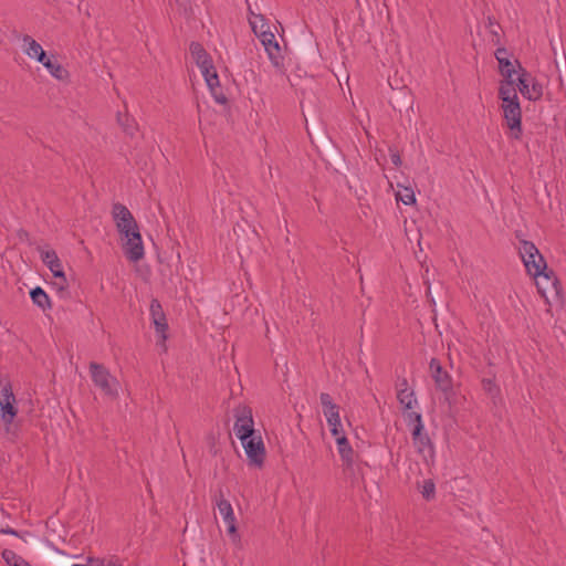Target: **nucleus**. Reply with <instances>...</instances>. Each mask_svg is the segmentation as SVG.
<instances>
[{"label": "nucleus", "instance_id": "38", "mask_svg": "<svg viewBox=\"0 0 566 566\" xmlns=\"http://www.w3.org/2000/svg\"><path fill=\"white\" fill-rule=\"evenodd\" d=\"M214 101L218 104L227 105L228 104V97L222 92V88L220 86V82L217 85H212V87H209Z\"/></svg>", "mask_w": 566, "mask_h": 566}, {"label": "nucleus", "instance_id": "3", "mask_svg": "<svg viewBox=\"0 0 566 566\" xmlns=\"http://www.w3.org/2000/svg\"><path fill=\"white\" fill-rule=\"evenodd\" d=\"M318 143L317 149L326 167L338 174L346 171L348 168L346 157L332 138L322 136L318 138Z\"/></svg>", "mask_w": 566, "mask_h": 566}, {"label": "nucleus", "instance_id": "51", "mask_svg": "<svg viewBox=\"0 0 566 566\" xmlns=\"http://www.w3.org/2000/svg\"><path fill=\"white\" fill-rule=\"evenodd\" d=\"M354 463L355 462H352V461L346 462V467L344 468V471L346 472L347 470H352ZM356 463L358 464L359 462H356Z\"/></svg>", "mask_w": 566, "mask_h": 566}, {"label": "nucleus", "instance_id": "26", "mask_svg": "<svg viewBox=\"0 0 566 566\" xmlns=\"http://www.w3.org/2000/svg\"><path fill=\"white\" fill-rule=\"evenodd\" d=\"M397 399L402 406L403 411L411 410L413 405L417 403L413 390L398 389Z\"/></svg>", "mask_w": 566, "mask_h": 566}, {"label": "nucleus", "instance_id": "27", "mask_svg": "<svg viewBox=\"0 0 566 566\" xmlns=\"http://www.w3.org/2000/svg\"><path fill=\"white\" fill-rule=\"evenodd\" d=\"M499 72L504 80H513V75L516 73L514 63L509 57H499Z\"/></svg>", "mask_w": 566, "mask_h": 566}, {"label": "nucleus", "instance_id": "12", "mask_svg": "<svg viewBox=\"0 0 566 566\" xmlns=\"http://www.w3.org/2000/svg\"><path fill=\"white\" fill-rule=\"evenodd\" d=\"M319 401L328 426L335 427L336 424H339V406L333 401L332 396L327 392H322L319 395Z\"/></svg>", "mask_w": 566, "mask_h": 566}, {"label": "nucleus", "instance_id": "25", "mask_svg": "<svg viewBox=\"0 0 566 566\" xmlns=\"http://www.w3.org/2000/svg\"><path fill=\"white\" fill-rule=\"evenodd\" d=\"M117 231L122 237H127L128 233L139 231V228L137 226V222L133 214H129L127 218L122 219L117 222H115Z\"/></svg>", "mask_w": 566, "mask_h": 566}, {"label": "nucleus", "instance_id": "2", "mask_svg": "<svg viewBox=\"0 0 566 566\" xmlns=\"http://www.w3.org/2000/svg\"><path fill=\"white\" fill-rule=\"evenodd\" d=\"M520 255L530 275L543 277L557 295L562 293V283L555 271L547 266L544 256L532 241L521 240Z\"/></svg>", "mask_w": 566, "mask_h": 566}, {"label": "nucleus", "instance_id": "56", "mask_svg": "<svg viewBox=\"0 0 566 566\" xmlns=\"http://www.w3.org/2000/svg\"><path fill=\"white\" fill-rule=\"evenodd\" d=\"M72 566H87V565H80V564H74Z\"/></svg>", "mask_w": 566, "mask_h": 566}, {"label": "nucleus", "instance_id": "29", "mask_svg": "<svg viewBox=\"0 0 566 566\" xmlns=\"http://www.w3.org/2000/svg\"><path fill=\"white\" fill-rule=\"evenodd\" d=\"M2 557L10 566H31L21 556L17 555L13 551L10 549H4L2 552Z\"/></svg>", "mask_w": 566, "mask_h": 566}, {"label": "nucleus", "instance_id": "39", "mask_svg": "<svg viewBox=\"0 0 566 566\" xmlns=\"http://www.w3.org/2000/svg\"><path fill=\"white\" fill-rule=\"evenodd\" d=\"M551 45H552V50L554 52V55H555V59H554V63H555V66L556 69L559 71V70H565L566 69V54L564 51H560L558 54L556 52V49H555V45L553 43V41H551Z\"/></svg>", "mask_w": 566, "mask_h": 566}, {"label": "nucleus", "instance_id": "37", "mask_svg": "<svg viewBox=\"0 0 566 566\" xmlns=\"http://www.w3.org/2000/svg\"><path fill=\"white\" fill-rule=\"evenodd\" d=\"M175 3L178 12L185 15L186 18H190L193 14L190 0H175Z\"/></svg>", "mask_w": 566, "mask_h": 566}, {"label": "nucleus", "instance_id": "44", "mask_svg": "<svg viewBox=\"0 0 566 566\" xmlns=\"http://www.w3.org/2000/svg\"><path fill=\"white\" fill-rule=\"evenodd\" d=\"M396 387H397V390L398 389H405L407 391L408 390V380H407V378L398 377L397 382H396Z\"/></svg>", "mask_w": 566, "mask_h": 566}, {"label": "nucleus", "instance_id": "9", "mask_svg": "<svg viewBox=\"0 0 566 566\" xmlns=\"http://www.w3.org/2000/svg\"><path fill=\"white\" fill-rule=\"evenodd\" d=\"M125 239V242L123 243V250L125 256L130 262H138L140 261L144 255V244L142 240V234L139 231H135L132 233H128L127 237H123Z\"/></svg>", "mask_w": 566, "mask_h": 566}, {"label": "nucleus", "instance_id": "6", "mask_svg": "<svg viewBox=\"0 0 566 566\" xmlns=\"http://www.w3.org/2000/svg\"><path fill=\"white\" fill-rule=\"evenodd\" d=\"M214 502L219 510V513L222 515L223 521L227 524V533L230 535L233 543L240 542V535L237 530L233 509L230 502L224 497L222 489H219L218 492L216 493Z\"/></svg>", "mask_w": 566, "mask_h": 566}, {"label": "nucleus", "instance_id": "16", "mask_svg": "<svg viewBox=\"0 0 566 566\" xmlns=\"http://www.w3.org/2000/svg\"><path fill=\"white\" fill-rule=\"evenodd\" d=\"M444 396V401L448 403L449 411L450 412H457L459 410V407L462 405L463 400L465 399L464 396L460 395L454 386L453 382L448 385L446 389H441Z\"/></svg>", "mask_w": 566, "mask_h": 566}, {"label": "nucleus", "instance_id": "5", "mask_svg": "<svg viewBox=\"0 0 566 566\" xmlns=\"http://www.w3.org/2000/svg\"><path fill=\"white\" fill-rule=\"evenodd\" d=\"M503 117L507 127L510 128L509 137L515 140H520L523 136L522 128V109L520 102H510L509 104H502Z\"/></svg>", "mask_w": 566, "mask_h": 566}, {"label": "nucleus", "instance_id": "46", "mask_svg": "<svg viewBox=\"0 0 566 566\" xmlns=\"http://www.w3.org/2000/svg\"><path fill=\"white\" fill-rule=\"evenodd\" d=\"M18 237H19V239H20L21 241H28V242H29V244H32V243H31V241H30V233H29L27 230H24V229H20V230L18 231Z\"/></svg>", "mask_w": 566, "mask_h": 566}, {"label": "nucleus", "instance_id": "8", "mask_svg": "<svg viewBox=\"0 0 566 566\" xmlns=\"http://www.w3.org/2000/svg\"><path fill=\"white\" fill-rule=\"evenodd\" d=\"M18 409L15 407V396L10 381L2 387L0 394V418L9 428L17 417Z\"/></svg>", "mask_w": 566, "mask_h": 566}, {"label": "nucleus", "instance_id": "1", "mask_svg": "<svg viewBox=\"0 0 566 566\" xmlns=\"http://www.w3.org/2000/svg\"><path fill=\"white\" fill-rule=\"evenodd\" d=\"M235 423L233 430L241 441L248 460H264L265 447L253 424L252 409L248 406H239L234 409Z\"/></svg>", "mask_w": 566, "mask_h": 566}, {"label": "nucleus", "instance_id": "17", "mask_svg": "<svg viewBox=\"0 0 566 566\" xmlns=\"http://www.w3.org/2000/svg\"><path fill=\"white\" fill-rule=\"evenodd\" d=\"M514 84V80H504L501 83L499 87V98L502 99V104H509L511 101L520 102Z\"/></svg>", "mask_w": 566, "mask_h": 566}, {"label": "nucleus", "instance_id": "13", "mask_svg": "<svg viewBox=\"0 0 566 566\" xmlns=\"http://www.w3.org/2000/svg\"><path fill=\"white\" fill-rule=\"evenodd\" d=\"M429 369L431 373V377L434 380L436 387L441 390L446 389L448 385L452 381V377L448 371H446L440 363V360L436 357L431 358L429 363Z\"/></svg>", "mask_w": 566, "mask_h": 566}, {"label": "nucleus", "instance_id": "31", "mask_svg": "<svg viewBox=\"0 0 566 566\" xmlns=\"http://www.w3.org/2000/svg\"><path fill=\"white\" fill-rule=\"evenodd\" d=\"M206 442L209 448V455L211 458L220 457L223 460V454L220 448V443L217 442L216 436L211 432L206 437Z\"/></svg>", "mask_w": 566, "mask_h": 566}, {"label": "nucleus", "instance_id": "4", "mask_svg": "<svg viewBox=\"0 0 566 566\" xmlns=\"http://www.w3.org/2000/svg\"><path fill=\"white\" fill-rule=\"evenodd\" d=\"M90 373L93 384L101 389V391L112 399L119 396V381L111 375L109 370L99 363H90Z\"/></svg>", "mask_w": 566, "mask_h": 566}, {"label": "nucleus", "instance_id": "20", "mask_svg": "<svg viewBox=\"0 0 566 566\" xmlns=\"http://www.w3.org/2000/svg\"><path fill=\"white\" fill-rule=\"evenodd\" d=\"M514 63L518 66V70H520V75L517 77V83H516L518 91L525 98L530 99V98H532L530 84H528V80L532 77L531 73H528L522 66L521 62L517 59H515Z\"/></svg>", "mask_w": 566, "mask_h": 566}, {"label": "nucleus", "instance_id": "10", "mask_svg": "<svg viewBox=\"0 0 566 566\" xmlns=\"http://www.w3.org/2000/svg\"><path fill=\"white\" fill-rule=\"evenodd\" d=\"M248 10H249V14L251 17H255V19H259V21L261 22V27H260V31H259L258 30V21L249 19L252 31L260 39L263 46L269 45L270 43H272L275 40V36L270 31L269 24L266 23V20H265V17L260 13L259 14L254 13L252 11L250 4L248 6Z\"/></svg>", "mask_w": 566, "mask_h": 566}, {"label": "nucleus", "instance_id": "50", "mask_svg": "<svg viewBox=\"0 0 566 566\" xmlns=\"http://www.w3.org/2000/svg\"><path fill=\"white\" fill-rule=\"evenodd\" d=\"M249 464L256 469H262L264 465V462H249Z\"/></svg>", "mask_w": 566, "mask_h": 566}, {"label": "nucleus", "instance_id": "19", "mask_svg": "<svg viewBox=\"0 0 566 566\" xmlns=\"http://www.w3.org/2000/svg\"><path fill=\"white\" fill-rule=\"evenodd\" d=\"M264 49L273 66L277 70H282L284 67V56L277 41L274 40L269 45H265Z\"/></svg>", "mask_w": 566, "mask_h": 566}, {"label": "nucleus", "instance_id": "48", "mask_svg": "<svg viewBox=\"0 0 566 566\" xmlns=\"http://www.w3.org/2000/svg\"><path fill=\"white\" fill-rule=\"evenodd\" d=\"M105 566H122V564L118 558L112 557L107 559Z\"/></svg>", "mask_w": 566, "mask_h": 566}, {"label": "nucleus", "instance_id": "21", "mask_svg": "<svg viewBox=\"0 0 566 566\" xmlns=\"http://www.w3.org/2000/svg\"><path fill=\"white\" fill-rule=\"evenodd\" d=\"M30 297L34 305L39 306L41 310L46 311L52 307L51 300L46 292L40 287L35 286L30 290Z\"/></svg>", "mask_w": 566, "mask_h": 566}, {"label": "nucleus", "instance_id": "45", "mask_svg": "<svg viewBox=\"0 0 566 566\" xmlns=\"http://www.w3.org/2000/svg\"><path fill=\"white\" fill-rule=\"evenodd\" d=\"M107 559L105 558H88L90 566H105Z\"/></svg>", "mask_w": 566, "mask_h": 566}, {"label": "nucleus", "instance_id": "23", "mask_svg": "<svg viewBox=\"0 0 566 566\" xmlns=\"http://www.w3.org/2000/svg\"><path fill=\"white\" fill-rule=\"evenodd\" d=\"M117 124L122 127L123 132L128 136H134L137 130V125L130 115L127 113L117 112L116 114Z\"/></svg>", "mask_w": 566, "mask_h": 566}, {"label": "nucleus", "instance_id": "47", "mask_svg": "<svg viewBox=\"0 0 566 566\" xmlns=\"http://www.w3.org/2000/svg\"><path fill=\"white\" fill-rule=\"evenodd\" d=\"M331 432L334 437H340L343 430H342V423L339 422V424H336L335 427H331Z\"/></svg>", "mask_w": 566, "mask_h": 566}, {"label": "nucleus", "instance_id": "52", "mask_svg": "<svg viewBox=\"0 0 566 566\" xmlns=\"http://www.w3.org/2000/svg\"><path fill=\"white\" fill-rule=\"evenodd\" d=\"M536 285H537L538 292H539L543 296H546V294H545V289H542L538 282L536 283Z\"/></svg>", "mask_w": 566, "mask_h": 566}, {"label": "nucleus", "instance_id": "43", "mask_svg": "<svg viewBox=\"0 0 566 566\" xmlns=\"http://www.w3.org/2000/svg\"><path fill=\"white\" fill-rule=\"evenodd\" d=\"M494 55H495V59L499 60V57H509L510 54H509V51L506 48L500 46L496 49Z\"/></svg>", "mask_w": 566, "mask_h": 566}, {"label": "nucleus", "instance_id": "32", "mask_svg": "<svg viewBox=\"0 0 566 566\" xmlns=\"http://www.w3.org/2000/svg\"><path fill=\"white\" fill-rule=\"evenodd\" d=\"M486 28H489L492 35V43L499 45L501 43L500 31H502L500 23L493 17H488Z\"/></svg>", "mask_w": 566, "mask_h": 566}, {"label": "nucleus", "instance_id": "11", "mask_svg": "<svg viewBox=\"0 0 566 566\" xmlns=\"http://www.w3.org/2000/svg\"><path fill=\"white\" fill-rule=\"evenodd\" d=\"M149 311L156 333L159 334L163 339H166L168 323L163 306L157 298L151 300Z\"/></svg>", "mask_w": 566, "mask_h": 566}, {"label": "nucleus", "instance_id": "22", "mask_svg": "<svg viewBox=\"0 0 566 566\" xmlns=\"http://www.w3.org/2000/svg\"><path fill=\"white\" fill-rule=\"evenodd\" d=\"M23 42L27 45L25 53L31 57L35 59L36 61H42L45 56V51L42 49V46L30 35L23 36Z\"/></svg>", "mask_w": 566, "mask_h": 566}, {"label": "nucleus", "instance_id": "30", "mask_svg": "<svg viewBox=\"0 0 566 566\" xmlns=\"http://www.w3.org/2000/svg\"><path fill=\"white\" fill-rule=\"evenodd\" d=\"M203 77H205V81L208 85V87H212V85H217L219 83V76H218V73H217V70L213 65V62L210 63V66H206V70L205 69H200Z\"/></svg>", "mask_w": 566, "mask_h": 566}, {"label": "nucleus", "instance_id": "55", "mask_svg": "<svg viewBox=\"0 0 566 566\" xmlns=\"http://www.w3.org/2000/svg\"><path fill=\"white\" fill-rule=\"evenodd\" d=\"M559 83L563 84L562 76H558Z\"/></svg>", "mask_w": 566, "mask_h": 566}, {"label": "nucleus", "instance_id": "41", "mask_svg": "<svg viewBox=\"0 0 566 566\" xmlns=\"http://www.w3.org/2000/svg\"><path fill=\"white\" fill-rule=\"evenodd\" d=\"M424 284L427 285L426 295L431 305L437 304V293L431 289V284L429 281H426Z\"/></svg>", "mask_w": 566, "mask_h": 566}, {"label": "nucleus", "instance_id": "35", "mask_svg": "<svg viewBox=\"0 0 566 566\" xmlns=\"http://www.w3.org/2000/svg\"><path fill=\"white\" fill-rule=\"evenodd\" d=\"M129 214H132V212L123 203L116 202L113 205L112 216L115 222L127 218Z\"/></svg>", "mask_w": 566, "mask_h": 566}, {"label": "nucleus", "instance_id": "40", "mask_svg": "<svg viewBox=\"0 0 566 566\" xmlns=\"http://www.w3.org/2000/svg\"><path fill=\"white\" fill-rule=\"evenodd\" d=\"M532 90H531V97L530 101H537L541 99L543 96V86L539 82H537L535 78H532Z\"/></svg>", "mask_w": 566, "mask_h": 566}, {"label": "nucleus", "instance_id": "15", "mask_svg": "<svg viewBox=\"0 0 566 566\" xmlns=\"http://www.w3.org/2000/svg\"><path fill=\"white\" fill-rule=\"evenodd\" d=\"M54 59V55L49 57L46 54L42 61H39L49 72L52 76H54L57 80H66L70 75L69 71L64 69L56 60Z\"/></svg>", "mask_w": 566, "mask_h": 566}, {"label": "nucleus", "instance_id": "28", "mask_svg": "<svg viewBox=\"0 0 566 566\" xmlns=\"http://www.w3.org/2000/svg\"><path fill=\"white\" fill-rule=\"evenodd\" d=\"M417 485L424 500L431 501L436 497V484L433 480L427 479L423 480L422 483L418 482Z\"/></svg>", "mask_w": 566, "mask_h": 566}, {"label": "nucleus", "instance_id": "7", "mask_svg": "<svg viewBox=\"0 0 566 566\" xmlns=\"http://www.w3.org/2000/svg\"><path fill=\"white\" fill-rule=\"evenodd\" d=\"M38 251L41 254L42 262L50 269L53 276L60 280V282L55 283L59 292H64L67 286V281L56 252L54 250H44L41 247H38Z\"/></svg>", "mask_w": 566, "mask_h": 566}, {"label": "nucleus", "instance_id": "54", "mask_svg": "<svg viewBox=\"0 0 566 566\" xmlns=\"http://www.w3.org/2000/svg\"><path fill=\"white\" fill-rule=\"evenodd\" d=\"M250 19H251V20H255V17H252V18H250ZM256 21H258V30L260 31L261 22L259 21V19H256Z\"/></svg>", "mask_w": 566, "mask_h": 566}, {"label": "nucleus", "instance_id": "36", "mask_svg": "<svg viewBox=\"0 0 566 566\" xmlns=\"http://www.w3.org/2000/svg\"><path fill=\"white\" fill-rule=\"evenodd\" d=\"M397 201H401L405 205H412L416 202L415 192L411 188L405 187L403 191H398L396 193Z\"/></svg>", "mask_w": 566, "mask_h": 566}, {"label": "nucleus", "instance_id": "14", "mask_svg": "<svg viewBox=\"0 0 566 566\" xmlns=\"http://www.w3.org/2000/svg\"><path fill=\"white\" fill-rule=\"evenodd\" d=\"M189 51L192 60L199 69L206 70V66H210V63L213 62L211 55L207 52L203 45L197 41H192L190 43Z\"/></svg>", "mask_w": 566, "mask_h": 566}, {"label": "nucleus", "instance_id": "24", "mask_svg": "<svg viewBox=\"0 0 566 566\" xmlns=\"http://www.w3.org/2000/svg\"><path fill=\"white\" fill-rule=\"evenodd\" d=\"M406 412V420L408 426H413L412 428V436L419 437L421 431H424V426L422 422V416L419 412L407 410Z\"/></svg>", "mask_w": 566, "mask_h": 566}, {"label": "nucleus", "instance_id": "34", "mask_svg": "<svg viewBox=\"0 0 566 566\" xmlns=\"http://www.w3.org/2000/svg\"><path fill=\"white\" fill-rule=\"evenodd\" d=\"M483 390L492 398L500 396V387L496 385L494 378H483L481 381Z\"/></svg>", "mask_w": 566, "mask_h": 566}, {"label": "nucleus", "instance_id": "53", "mask_svg": "<svg viewBox=\"0 0 566 566\" xmlns=\"http://www.w3.org/2000/svg\"><path fill=\"white\" fill-rule=\"evenodd\" d=\"M400 107H405V108H408L409 107V101L407 99L405 103H400ZM399 111L401 112V108H399Z\"/></svg>", "mask_w": 566, "mask_h": 566}, {"label": "nucleus", "instance_id": "42", "mask_svg": "<svg viewBox=\"0 0 566 566\" xmlns=\"http://www.w3.org/2000/svg\"><path fill=\"white\" fill-rule=\"evenodd\" d=\"M389 153H390V159H391V163L396 166V167H400L402 161H401V157H400V154L397 149L390 147L389 148Z\"/></svg>", "mask_w": 566, "mask_h": 566}, {"label": "nucleus", "instance_id": "18", "mask_svg": "<svg viewBox=\"0 0 566 566\" xmlns=\"http://www.w3.org/2000/svg\"><path fill=\"white\" fill-rule=\"evenodd\" d=\"M412 440H413L415 444L417 446L418 451L421 454V457L423 458V460H428V458L433 457L432 443H431L429 437L427 436V433H424V431H421L419 437L412 436Z\"/></svg>", "mask_w": 566, "mask_h": 566}, {"label": "nucleus", "instance_id": "49", "mask_svg": "<svg viewBox=\"0 0 566 566\" xmlns=\"http://www.w3.org/2000/svg\"><path fill=\"white\" fill-rule=\"evenodd\" d=\"M0 533L18 536V532L15 530L11 528V527H7V528H3V530H0Z\"/></svg>", "mask_w": 566, "mask_h": 566}, {"label": "nucleus", "instance_id": "33", "mask_svg": "<svg viewBox=\"0 0 566 566\" xmlns=\"http://www.w3.org/2000/svg\"><path fill=\"white\" fill-rule=\"evenodd\" d=\"M336 442L338 446V451L342 457V460H352L350 454L353 450L349 446L347 438L344 434H342L340 437L336 438Z\"/></svg>", "mask_w": 566, "mask_h": 566}]
</instances>
